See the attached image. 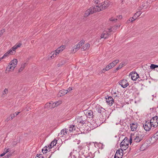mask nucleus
<instances>
[{
    "mask_svg": "<svg viewBox=\"0 0 158 158\" xmlns=\"http://www.w3.org/2000/svg\"><path fill=\"white\" fill-rule=\"evenodd\" d=\"M117 17L118 18L120 19H122V16L121 15L118 16Z\"/></svg>",
    "mask_w": 158,
    "mask_h": 158,
    "instance_id": "obj_57",
    "label": "nucleus"
},
{
    "mask_svg": "<svg viewBox=\"0 0 158 158\" xmlns=\"http://www.w3.org/2000/svg\"><path fill=\"white\" fill-rule=\"evenodd\" d=\"M90 47V44H86L85 46H83L81 48L82 50L84 51L89 49Z\"/></svg>",
    "mask_w": 158,
    "mask_h": 158,
    "instance_id": "obj_24",
    "label": "nucleus"
},
{
    "mask_svg": "<svg viewBox=\"0 0 158 158\" xmlns=\"http://www.w3.org/2000/svg\"><path fill=\"white\" fill-rule=\"evenodd\" d=\"M82 46L81 43L79 42L76 45V47L75 48V49H79L80 47Z\"/></svg>",
    "mask_w": 158,
    "mask_h": 158,
    "instance_id": "obj_39",
    "label": "nucleus"
},
{
    "mask_svg": "<svg viewBox=\"0 0 158 158\" xmlns=\"http://www.w3.org/2000/svg\"><path fill=\"white\" fill-rule=\"evenodd\" d=\"M129 144V140L128 138L126 137L121 142L120 144V147L124 146V145L128 146Z\"/></svg>",
    "mask_w": 158,
    "mask_h": 158,
    "instance_id": "obj_10",
    "label": "nucleus"
},
{
    "mask_svg": "<svg viewBox=\"0 0 158 158\" xmlns=\"http://www.w3.org/2000/svg\"><path fill=\"white\" fill-rule=\"evenodd\" d=\"M79 42L81 43V45H82V44H84V43L85 42V40H82L81 41Z\"/></svg>",
    "mask_w": 158,
    "mask_h": 158,
    "instance_id": "obj_55",
    "label": "nucleus"
},
{
    "mask_svg": "<svg viewBox=\"0 0 158 158\" xmlns=\"http://www.w3.org/2000/svg\"><path fill=\"white\" fill-rule=\"evenodd\" d=\"M118 19H117L113 18H110V20L111 21L116 22Z\"/></svg>",
    "mask_w": 158,
    "mask_h": 158,
    "instance_id": "obj_45",
    "label": "nucleus"
},
{
    "mask_svg": "<svg viewBox=\"0 0 158 158\" xmlns=\"http://www.w3.org/2000/svg\"><path fill=\"white\" fill-rule=\"evenodd\" d=\"M72 155L73 156V158H77L79 157V153L78 152L76 153V154H74V152L72 153Z\"/></svg>",
    "mask_w": 158,
    "mask_h": 158,
    "instance_id": "obj_32",
    "label": "nucleus"
},
{
    "mask_svg": "<svg viewBox=\"0 0 158 158\" xmlns=\"http://www.w3.org/2000/svg\"><path fill=\"white\" fill-rule=\"evenodd\" d=\"M99 2H100V1H99L98 0H95V1H94V3H96V4H98H98H100V3H99Z\"/></svg>",
    "mask_w": 158,
    "mask_h": 158,
    "instance_id": "obj_48",
    "label": "nucleus"
},
{
    "mask_svg": "<svg viewBox=\"0 0 158 158\" xmlns=\"http://www.w3.org/2000/svg\"><path fill=\"white\" fill-rule=\"evenodd\" d=\"M119 60H116L112 62L114 63V64L115 65V66L116 65V64L118 62Z\"/></svg>",
    "mask_w": 158,
    "mask_h": 158,
    "instance_id": "obj_46",
    "label": "nucleus"
},
{
    "mask_svg": "<svg viewBox=\"0 0 158 158\" xmlns=\"http://www.w3.org/2000/svg\"><path fill=\"white\" fill-rule=\"evenodd\" d=\"M98 113H100L101 114H106L105 109L100 106H98Z\"/></svg>",
    "mask_w": 158,
    "mask_h": 158,
    "instance_id": "obj_19",
    "label": "nucleus"
},
{
    "mask_svg": "<svg viewBox=\"0 0 158 158\" xmlns=\"http://www.w3.org/2000/svg\"><path fill=\"white\" fill-rule=\"evenodd\" d=\"M106 102L109 105H110V104L112 105L114 102V99L111 96H109L108 98L106 97Z\"/></svg>",
    "mask_w": 158,
    "mask_h": 158,
    "instance_id": "obj_13",
    "label": "nucleus"
},
{
    "mask_svg": "<svg viewBox=\"0 0 158 158\" xmlns=\"http://www.w3.org/2000/svg\"><path fill=\"white\" fill-rule=\"evenodd\" d=\"M63 49H62L61 47H60L59 48H58L56 50V53H57V54H58L60 52H61L63 51Z\"/></svg>",
    "mask_w": 158,
    "mask_h": 158,
    "instance_id": "obj_33",
    "label": "nucleus"
},
{
    "mask_svg": "<svg viewBox=\"0 0 158 158\" xmlns=\"http://www.w3.org/2000/svg\"><path fill=\"white\" fill-rule=\"evenodd\" d=\"M118 150L116 151L114 156V158H122L123 154V151L122 149Z\"/></svg>",
    "mask_w": 158,
    "mask_h": 158,
    "instance_id": "obj_6",
    "label": "nucleus"
},
{
    "mask_svg": "<svg viewBox=\"0 0 158 158\" xmlns=\"http://www.w3.org/2000/svg\"><path fill=\"white\" fill-rule=\"evenodd\" d=\"M61 47H62V48H61L62 49H64V46H62Z\"/></svg>",
    "mask_w": 158,
    "mask_h": 158,
    "instance_id": "obj_62",
    "label": "nucleus"
},
{
    "mask_svg": "<svg viewBox=\"0 0 158 158\" xmlns=\"http://www.w3.org/2000/svg\"><path fill=\"white\" fill-rule=\"evenodd\" d=\"M85 115L88 118H89L91 119H92L93 118V117L94 116V115L93 114L94 113L92 110H85Z\"/></svg>",
    "mask_w": 158,
    "mask_h": 158,
    "instance_id": "obj_7",
    "label": "nucleus"
},
{
    "mask_svg": "<svg viewBox=\"0 0 158 158\" xmlns=\"http://www.w3.org/2000/svg\"><path fill=\"white\" fill-rule=\"evenodd\" d=\"M106 69V71H108L110 69V68H106V66L105 67Z\"/></svg>",
    "mask_w": 158,
    "mask_h": 158,
    "instance_id": "obj_61",
    "label": "nucleus"
},
{
    "mask_svg": "<svg viewBox=\"0 0 158 158\" xmlns=\"http://www.w3.org/2000/svg\"><path fill=\"white\" fill-rule=\"evenodd\" d=\"M99 5L101 10H103L107 8L110 4L109 1L106 0Z\"/></svg>",
    "mask_w": 158,
    "mask_h": 158,
    "instance_id": "obj_2",
    "label": "nucleus"
},
{
    "mask_svg": "<svg viewBox=\"0 0 158 158\" xmlns=\"http://www.w3.org/2000/svg\"><path fill=\"white\" fill-rule=\"evenodd\" d=\"M130 22H131V21H129V20H128L127 21V23H129Z\"/></svg>",
    "mask_w": 158,
    "mask_h": 158,
    "instance_id": "obj_64",
    "label": "nucleus"
},
{
    "mask_svg": "<svg viewBox=\"0 0 158 158\" xmlns=\"http://www.w3.org/2000/svg\"><path fill=\"white\" fill-rule=\"evenodd\" d=\"M54 103H55V104H56V106H57L59 105L61 103V101H58L57 102H54Z\"/></svg>",
    "mask_w": 158,
    "mask_h": 158,
    "instance_id": "obj_44",
    "label": "nucleus"
},
{
    "mask_svg": "<svg viewBox=\"0 0 158 158\" xmlns=\"http://www.w3.org/2000/svg\"><path fill=\"white\" fill-rule=\"evenodd\" d=\"M18 61L16 59H14L12 60L11 61L10 63H12L14 64H15V65H17V64Z\"/></svg>",
    "mask_w": 158,
    "mask_h": 158,
    "instance_id": "obj_34",
    "label": "nucleus"
},
{
    "mask_svg": "<svg viewBox=\"0 0 158 158\" xmlns=\"http://www.w3.org/2000/svg\"><path fill=\"white\" fill-rule=\"evenodd\" d=\"M56 107V104L53 102H51L46 103L45 105V108L48 109L54 108Z\"/></svg>",
    "mask_w": 158,
    "mask_h": 158,
    "instance_id": "obj_8",
    "label": "nucleus"
},
{
    "mask_svg": "<svg viewBox=\"0 0 158 158\" xmlns=\"http://www.w3.org/2000/svg\"><path fill=\"white\" fill-rule=\"evenodd\" d=\"M109 32H108L109 33L112 32V28H110V29H109Z\"/></svg>",
    "mask_w": 158,
    "mask_h": 158,
    "instance_id": "obj_60",
    "label": "nucleus"
},
{
    "mask_svg": "<svg viewBox=\"0 0 158 158\" xmlns=\"http://www.w3.org/2000/svg\"><path fill=\"white\" fill-rule=\"evenodd\" d=\"M94 123V124L92 125V126H91V128H92V129L98 127V125L96 123Z\"/></svg>",
    "mask_w": 158,
    "mask_h": 158,
    "instance_id": "obj_41",
    "label": "nucleus"
},
{
    "mask_svg": "<svg viewBox=\"0 0 158 158\" xmlns=\"http://www.w3.org/2000/svg\"><path fill=\"white\" fill-rule=\"evenodd\" d=\"M5 155V153H2L0 155V157L3 156H4Z\"/></svg>",
    "mask_w": 158,
    "mask_h": 158,
    "instance_id": "obj_59",
    "label": "nucleus"
},
{
    "mask_svg": "<svg viewBox=\"0 0 158 158\" xmlns=\"http://www.w3.org/2000/svg\"><path fill=\"white\" fill-rule=\"evenodd\" d=\"M26 64V63H25L24 64H21V67L19 70V72H20L23 71V70Z\"/></svg>",
    "mask_w": 158,
    "mask_h": 158,
    "instance_id": "obj_29",
    "label": "nucleus"
},
{
    "mask_svg": "<svg viewBox=\"0 0 158 158\" xmlns=\"http://www.w3.org/2000/svg\"><path fill=\"white\" fill-rule=\"evenodd\" d=\"M109 68V64L108 65H107L106 66V68Z\"/></svg>",
    "mask_w": 158,
    "mask_h": 158,
    "instance_id": "obj_63",
    "label": "nucleus"
},
{
    "mask_svg": "<svg viewBox=\"0 0 158 158\" xmlns=\"http://www.w3.org/2000/svg\"><path fill=\"white\" fill-rule=\"evenodd\" d=\"M68 92V91L67 90L62 89L60 90L57 94L58 97H60L62 96Z\"/></svg>",
    "mask_w": 158,
    "mask_h": 158,
    "instance_id": "obj_12",
    "label": "nucleus"
},
{
    "mask_svg": "<svg viewBox=\"0 0 158 158\" xmlns=\"http://www.w3.org/2000/svg\"><path fill=\"white\" fill-rule=\"evenodd\" d=\"M20 112H15V114H11L10 115L11 119H12L14 118L19 113H20Z\"/></svg>",
    "mask_w": 158,
    "mask_h": 158,
    "instance_id": "obj_25",
    "label": "nucleus"
},
{
    "mask_svg": "<svg viewBox=\"0 0 158 158\" xmlns=\"http://www.w3.org/2000/svg\"><path fill=\"white\" fill-rule=\"evenodd\" d=\"M10 116L9 117H8L7 118L6 120H5V121H6V122H8V121L9 120H11V119H10Z\"/></svg>",
    "mask_w": 158,
    "mask_h": 158,
    "instance_id": "obj_54",
    "label": "nucleus"
},
{
    "mask_svg": "<svg viewBox=\"0 0 158 158\" xmlns=\"http://www.w3.org/2000/svg\"><path fill=\"white\" fill-rule=\"evenodd\" d=\"M137 74V73L136 72H132L130 73V75L131 76V78L133 80L135 81L138 78L136 76Z\"/></svg>",
    "mask_w": 158,
    "mask_h": 158,
    "instance_id": "obj_15",
    "label": "nucleus"
},
{
    "mask_svg": "<svg viewBox=\"0 0 158 158\" xmlns=\"http://www.w3.org/2000/svg\"><path fill=\"white\" fill-rule=\"evenodd\" d=\"M110 66L111 67L113 68L115 66V65L114 64V63H113L112 62L110 63Z\"/></svg>",
    "mask_w": 158,
    "mask_h": 158,
    "instance_id": "obj_51",
    "label": "nucleus"
},
{
    "mask_svg": "<svg viewBox=\"0 0 158 158\" xmlns=\"http://www.w3.org/2000/svg\"><path fill=\"white\" fill-rule=\"evenodd\" d=\"M136 20V18H135L134 17H133L132 18H130L129 19V21H130L132 23L133 22V21Z\"/></svg>",
    "mask_w": 158,
    "mask_h": 158,
    "instance_id": "obj_42",
    "label": "nucleus"
},
{
    "mask_svg": "<svg viewBox=\"0 0 158 158\" xmlns=\"http://www.w3.org/2000/svg\"><path fill=\"white\" fill-rule=\"evenodd\" d=\"M35 158H43V155L42 154H38L36 155Z\"/></svg>",
    "mask_w": 158,
    "mask_h": 158,
    "instance_id": "obj_40",
    "label": "nucleus"
},
{
    "mask_svg": "<svg viewBox=\"0 0 158 158\" xmlns=\"http://www.w3.org/2000/svg\"><path fill=\"white\" fill-rule=\"evenodd\" d=\"M142 14V13L140 11H139L137 12L136 13H135L134 15V16L133 17H135L136 19L138 17Z\"/></svg>",
    "mask_w": 158,
    "mask_h": 158,
    "instance_id": "obj_28",
    "label": "nucleus"
},
{
    "mask_svg": "<svg viewBox=\"0 0 158 158\" xmlns=\"http://www.w3.org/2000/svg\"><path fill=\"white\" fill-rule=\"evenodd\" d=\"M123 65L124 64L123 63H120L119 65L116 69V70H118L121 69L123 66Z\"/></svg>",
    "mask_w": 158,
    "mask_h": 158,
    "instance_id": "obj_36",
    "label": "nucleus"
},
{
    "mask_svg": "<svg viewBox=\"0 0 158 158\" xmlns=\"http://www.w3.org/2000/svg\"><path fill=\"white\" fill-rule=\"evenodd\" d=\"M131 130L132 131H134L136 130L138 127L137 123H132L130 124Z\"/></svg>",
    "mask_w": 158,
    "mask_h": 158,
    "instance_id": "obj_20",
    "label": "nucleus"
},
{
    "mask_svg": "<svg viewBox=\"0 0 158 158\" xmlns=\"http://www.w3.org/2000/svg\"><path fill=\"white\" fill-rule=\"evenodd\" d=\"M57 140L56 139H54L53 141H52L49 145V148H48V149H50V148H52L57 143Z\"/></svg>",
    "mask_w": 158,
    "mask_h": 158,
    "instance_id": "obj_21",
    "label": "nucleus"
},
{
    "mask_svg": "<svg viewBox=\"0 0 158 158\" xmlns=\"http://www.w3.org/2000/svg\"><path fill=\"white\" fill-rule=\"evenodd\" d=\"M17 142L16 141H13V143H12V144L13 146H15L16 145V144H17Z\"/></svg>",
    "mask_w": 158,
    "mask_h": 158,
    "instance_id": "obj_53",
    "label": "nucleus"
},
{
    "mask_svg": "<svg viewBox=\"0 0 158 158\" xmlns=\"http://www.w3.org/2000/svg\"><path fill=\"white\" fill-rule=\"evenodd\" d=\"M5 32V30L3 29L0 31V35H2L3 33Z\"/></svg>",
    "mask_w": 158,
    "mask_h": 158,
    "instance_id": "obj_50",
    "label": "nucleus"
},
{
    "mask_svg": "<svg viewBox=\"0 0 158 158\" xmlns=\"http://www.w3.org/2000/svg\"><path fill=\"white\" fill-rule=\"evenodd\" d=\"M150 67V68L152 69H155V68H158V65L154 64H151Z\"/></svg>",
    "mask_w": 158,
    "mask_h": 158,
    "instance_id": "obj_31",
    "label": "nucleus"
},
{
    "mask_svg": "<svg viewBox=\"0 0 158 158\" xmlns=\"http://www.w3.org/2000/svg\"><path fill=\"white\" fill-rule=\"evenodd\" d=\"M110 34H109L108 32L104 31H103L101 35V38L106 39L109 37Z\"/></svg>",
    "mask_w": 158,
    "mask_h": 158,
    "instance_id": "obj_14",
    "label": "nucleus"
},
{
    "mask_svg": "<svg viewBox=\"0 0 158 158\" xmlns=\"http://www.w3.org/2000/svg\"><path fill=\"white\" fill-rule=\"evenodd\" d=\"M84 156H85L86 157H89L91 158H93L94 157V155L93 154L92 155L91 152H89L88 153L87 155H85Z\"/></svg>",
    "mask_w": 158,
    "mask_h": 158,
    "instance_id": "obj_30",
    "label": "nucleus"
},
{
    "mask_svg": "<svg viewBox=\"0 0 158 158\" xmlns=\"http://www.w3.org/2000/svg\"><path fill=\"white\" fill-rule=\"evenodd\" d=\"M49 148V145H48V147L46 146L45 147H44L42 149V151L43 152V153L44 154H46L48 151V150L47 149V148Z\"/></svg>",
    "mask_w": 158,
    "mask_h": 158,
    "instance_id": "obj_27",
    "label": "nucleus"
},
{
    "mask_svg": "<svg viewBox=\"0 0 158 158\" xmlns=\"http://www.w3.org/2000/svg\"><path fill=\"white\" fill-rule=\"evenodd\" d=\"M16 65L12 63H10L9 64L7 67L6 69H10L9 71H12L14 70L15 68L16 67Z\"/></svg>",
    "mask_w": 158,
    "mask_h": 158,
    "instance_id": "obj_17",
    "label": "nucleus"
},
{
    "mask_svg": "<svg viewBox=\"0 0 158 158\" xmlns=\"http://www.w3.org/2000/svg\"><path fill=\"white\" fill-rule=\"evenodd\" d=\"M57 53H56H56H55L54 52H52L50 55H51L50 56V57L51 58H52V57L53 58H54L55 57H56V56L57 55Z\"/></svg>",
    "mask_w": 158,
    "mask_h": 158,
    "instance_id": "obj_38",
    "label": "nucleus"
},
{
    "mask_svg": "<svg viewBox=\"0 0 158 158\" xmlns=\"http://www.w3.org/2000/svg\"><path fill=\"white\" fill-rule=\"evenodd\" d=\"M11 155V154L9 153H8L7 155H6L5 157H6V158H8L9 157H10Z\"/></svg>",
    "mask_w": 158,
    "mask_h": 158,
    "instance_id": "obj_49",
    "label": "nucleus"
},
{
    "mask_svg": "<svg viewBox=\"0 0 158 158\" xmlns=\"http://www.w3.org/2000/svg\"><path fill=\"white\" fill-rule=\"evenodd\" d=\"M119 84L123 88H126L129 85L128 82L125 79H123L120 81H119Z\"/></svg>",
    "mask_w": 158,
    "mask_h": 158,
    "instance_id": "obj_9",
    "label": "nucleus"
},
{
    "mask_svg": "<svg viewBox=\"0 0 158 158\" xmlns=\"http://www.w3.org/2000/svg\"><path fill=\"white\" fill-rule=\"evenodd\" d=\"M90 10L91 11V13H95L97 11H101V9H100L99 7V5H98V6H94L91 7L90 8Z\"/></svg>",
    "mask_w": 158,
    "mask_h": 158,
    "instance_id": "obj_4",
    "label": "nucleus"
},
{
    "mask_svg": "<svg viewBox=\"0 0 158 158\" xmlns=\"http://www.w3.org/2000/svg\"><path fill=\"white\" fill-rule=\"evenodd\" d=\"M154 136L155 139H158V131L154 134Z\"/></svg>",
    "mask_w": 158,
    "mask_h": 158,
    "instance_id": "obj_43",
    "label": "nucleus"
},
{
    "mask_svg": "<svg viewBox=\"0 0 158 158\" xmlns=\"http://www.w3.org/2000/svg\"><path fill=\"white\" fill-rule=\"evenodd\" d=\"M145 132L143 131H139L138 132V133L136 135L135 138L134 139L133 141L135 143H139L143 140V138L145 135Z\"/></svg>",
    "mask_w": 158,
    "mask_h": 158,
    "instance_id": "obj_1",
    "label": "nucleus"
},
{
    "mask_svg": "<svg viewBox=\"0 0 158 158\" xmlns=\"http://www.w3.org/2000/svg\"><path fill=\"white\" fill-rule=\"evenodd\" d=\"M134 135H133L132 134H131V135L130 136V139L129 140V143H130V144H131V143L132 142V138H133V136H134Z\"/></svg>",
    "mask_w": 158,
    "mask_h": 158,
    "instance_id": "obj_35",
    "label": "nucleus"
},
{
    "mask_svg": "<svg viewBox=\"0 0 158 158\" xmlns=\"http://www.w3.org/2000/svg\"><path fill=\"white\" fill-rule=\"evenodd\" d=\"M15 53V52L13 51L11 49H10L2 57L3 59L6 57L9 54H10V55H14Z\"/></svg>",
    "mask_w": 158,
    "mask_h": 158,
    "instance_id": "obj_18",
    "label": "nucleus"
},
{
    "mask_svg": "<svg viewBox=\"0 0 158 158\" xmlns=\"http://www.w3.org/2000/svg\"><path fill=\"white\" fill-rule=\"evenodd\" d=\"M72 90V87H69L68 89V92L69 91H71V90Z\"/></svg>",
    "mask_w": 158,
    "mask_h": 158,
    "instance_id": "obj_56",
    "label": "nucleus"
},
{
    "mask_svg": "<svg viewBox=\"0 0 158 158\" xmlns=\"http://www.w3.org/2000/svg\"><path fill=\"white\" fill-rule=\"evenodd\" d=\"M76 127L74 125H70V127H69V131L71 132L73 130H75Z\"/></svg>",
    "mask_w": 158,
    "mask_h": 158,
    "instance_id": "obj_26",
    "label": "nucleus"
},
{
    "mask_svg": "<svg viewBox=\"0 0 158 158\" xmlns=\"http://www.w3.org/2000/svg\"><path fill=\"white\" fill-rule=\"evenodd\" d=\"M128 147L129 146H127V145H124V146L120 147L121 148V150L122 149L123 150L125 151L128 148Z\"/></svg>",
    "mask_w": 158,
    "mask_h": 158,
    "instance_id": "obj_37",
    "label": "nucleus"
},
{
    "mask_svg": "<svg viewBox=\"0 0 158 158\" xmlns=\"http://www.w3.org/2000/svg\"><path fill=\"white\" fill-rule=\"evenodd\" d=\"M68 129L65 128L62 130L60 133H59L58 135L61 137H63L64 135L66 134L68 132Z\"/></svg>",
    "mask_w": 158,
    "mask_h": 158,
    "instance_id": "obj_16",
    "label": "nucleus"
},
{
    "mask_svg": "<svg viewBox=\"0 0 158 158\" xmlns=\"http://www.w3.org/2000/svg\"><path fill=\"white\" fill-rule=\"evenodd\" d=\"M150 122L154 127H156L158 126V117L157 116L153 117Z\"/></svg>",
    "mask_w": 158,
    "mask_h": 158,
    "instance_id": "obj_3",
    "label": "nucleus"
},
{
    "mask_svg": "<svg viewBox=\"0 0 158 158\" xmlns=\"http://www.w3.org/2000/svg\"><path fill=\"white\" fill-rule=\"evenodd\" d=\"M3 93H4V94H7L8 92V89H5L3 91Z\"/></svg>",
    "mask_w": 158,
    "mask_h": 158,
    "instance_id": "obj_47",
    "label": "nucleus"
},
{
    "mask_svg": "<svg viewBox=\"0 0 158 158\" xmlns=\"http://www.w3.org/2000/svg\"><path fill=\"white\" fill-rule=\"evenodd\" d=\"M86 118L85 116H81L80 117L77 119V122L80 123H82V124H84L86 122Z\"/></svg>",
    "mask_w": 158,
    "mask_h": 158,
    "instance_id": "obj_11",
    "label": "nucleus"
},
{
    "mask_svg": "<svg viewBox=\"0 0 158 158\" xmlns=\"http://www.w3.org/2000/svg\"><path fill=\"white\" fill-rule=\"evenodd\" d=\"M91 10H90V9H88L87 10H86L85 12V15H84V17H86L90 14H92L93 13H91Z\"/></svg>",
    "mask_w": 158,
    "mask_h": 158,
    "instance_id": "obj_22",
    "label": "nucleus"
},
{
    "mask_svg": "<svg viewBox=\"0 0 158 158\" xmlns=\"http://www.w3.org/2000/svg\"><path fill=\"white\" fill-rule=\"evenodd\" d=\"M21 45V43H19L17 45H15L11 48V50H12L13 52L14 51L15 52V50L18 48L20 47Z\"/></svg>",
    "mask_w": 158,
    "mask_h": 158,
    "instance_id": "obj_23",
    "label": "nucleus"
},
{
    "mask_svg": "<svg viewBox=\"0 0 158 158\" xmlns=\"http://www.w3.org/2000/svg\"><path fill=\"white\" fill-rule=\"evenodd\" d=\"M144 129L146 131H149L152 125L150 122L146 121L145 123L143 124Z\"/></svg>",
    "mask_w": 158,
    "mask_h": 158,
    "instance_id": "obj_5",
    "label": "nucleus"
},
{
    "mask_svg": "<svg viewBox=\"0 0 158 158\" xmlns=\"http://www.w3.org/2000/svg\"><path fill=\"white\" fill-rule=\"evenodd\" d=\"M106 69L105 67L100 72V73H104V71H106Z\"/></svg>",
    "mask_w": 158,
    "mask_h": 158,
    "instance_id": "obj_52",
    "label": "nucleus"
},
{
    "mask_svg": "<svg viewBox=\"0 0 158 158\" xmlns=\"http://www.w3.org/2000/svg\"><path fill=\"white\" fill-rule=\"evenodd\" d=\"M9 148H8L6 149V151H5V152H4V153L5 154L6 153H7L9 151Z\"/></svg>",
    "mask_w": 158,
    "mask_h": 158,
    "instance_id": "obj_58",
    "label": "nucleus"
}]
</instances>
